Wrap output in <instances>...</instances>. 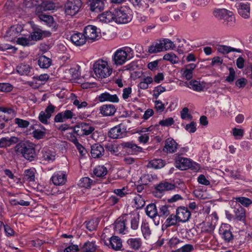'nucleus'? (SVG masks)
Here are the masks:
<instances>
[{
    "instance_id": "nucleus-1",
    "label": "nucleus",
    "mask_w": 252,
    "mask_h": 252,
    "mask_svg": "<svg viewBox=\"0 0 252 252\" xmlns=\"http://www.w3.org/2000/svg\"><path fill=\"white\" fill-rule=\"evenodd\" d=\"M17 155H21L26 159L32 161L36 157L34 145L29 142H23L18 143L14 148Z\"/></svg>"
},
{
    "instance_id": "nucleus-2",
    "label": "nucleus",
    "mask_w": 252,
    "mask_h": 252,
    "mask_svg": "<svg viewBox=\"0 0 252 252\" xmlns=\"http://www.w3.org/2000/svg\"><path fill=\"white\" fill-rule=\"evenodd\" d=\"M94 71L99 78L103 79L109 77L112 73V69L108 62L103 59L96 61L93 65Z\"/></svg>"
},
{
    "instance_id": "nucleus-3",
    "label": "nucleus",
    "mask_w": 252,
    "mask_h": 252,
    "mask_svg": "<svg viewBox=\"0 0 252 252\" xmlns=\"http://www.w3.org/2000/svg\"><path fill=\"white\" fill-rule=\"evenodd\" d=\"M131 50V48L127 47L116 50L112 58L113 64L116 66H120L125 63L129 59L128 53Z\"/></svg>"
},
{
    "instance_id": "nucleus-4",
    "label": "nucleus",
    "mask_w": 252,
    "mask_h": 252,
    "mask_svg": "<svg viewBox=\"0 0 252 252\" xmlns=\"http://www.w3.org/2000/svg\"><path fill=\"white\" fill-rule=\"evenodd\" d=\"M130 8L125 6L115 10V22L120 24L127 23L132 19Z\"/></svg>"
},
{
    "instance_id": "nucleus-5",
    "label": "nucleus",
    "mask_w": 252,
    "mask_h": 252,
    "mask_svg": "<svg viewBox=\"0 0 252 252\" xmlns=\"http://www.w3.org/2000/svg\"><path fill=\"white\" fill-rule=\"evenodd\" d=\"M83 5L81 0H68L64 4L66 15L72 16L77 14Z\"/></svg>"
},
{
    "instance_id": "nucleus-6",
    "label": "nucleus",
    "mask_w": 252,
    "mask_h": 252,
    "mask_svg": "<svg viewBox=\"0 0 252 252\" xmlns=\"http://www.w3.org/2000/svg\"><path fill=\"white\" fill-rule=\"evenodd\" d=\"M174 156L176 167L183 170L191 167L192 163L189 158H183L179 154H176Z\"/></svg>"
},
{
    "instance_id": "nucleus-7",
    "label": "nucleus",
    "mask_w": 252,
    "mask_h": 252,
    "mask_svg": "<svg viewBox=\"0 0 252 252\" xmlns=\"http://www.w3.org/2000/svg\"><path fill=\"white\" fill-rule=\"evenodd\" d=\"M55 107L54 105L50 104L46 108L44 111H41L38 116L40 122L43 124H48V120L51 117L55 111Z\"/></svg>"
},
{
    "instance_id": "nucleus-8",
    "label": "nucleus",
    "mask_w": 252,
    "mask_h": 252,
    "mask_svg": "<svg viewBox=\"0 0 252 252\" xmlns=\"http://www.w3.org/2000/svg\"><path fill=\"white\" fill-rule=\"evenodd\" d=\"M84 32L86 39L90 40H94L97 39L100 36L99 32H97V28L94 26H86L84 30Z\"/></svg>"
},
{
    "instance_id": "nucleus-9",
    "label": "nucleus",
    "mask_w": 252,
    "mask_h": 252,
    "mask_svg": "<svg viewBox=\"0 0 252 252\" xmlns=\"http://www.w3.org/2000/svg\"><path fill=\"white\" fill-rule=\"evenodd\" d=\"M176 217L180 222H186L191 216L190 211L185 207H179L176 209Z\"/></svg>"
},
{
    "instance_id": "nucleus-10",
    "label": "nucleus",
    "mask_w": 252,
    "mask_h": 252,
    "mask_svg": "<svg viewBox=\"0 0 252 252\" xmlns=\"http://www.w3.org/2000/svg\"><path fill=\"white\" fill-rule=\"evenodd\" d=\"M229 226L226 224L221 225L219 229V233L221 236V238L224 241L228 243L233 239V235L230 231Z\"/></svg>"
},
{
    "instance_id": "nucleus-11",
    "label": "nucleus",
    "mask_w": 252,
    "mask_h": 252,
    "mask_svg": "<svg viewBox=\"0 0 252 252\" xmlns=\"http://www.w3.org/2000/svg\"><path fill=\"white\" fill-rule=\"evenodd\" d=\"M127 215L125 214L118 218L115 222L114 229L119 233H123L126 229V222Z\"/></svg>"
},
{
    "instance_id": "nucleus-12",
    "label": "nucleus",
    "mask_w": 252,
    "mask_h": 252,
    "mask_svg": "<svg viewBox=\"0 0 252 252\" xmlns=\"http://www.w3.org/2000/svg\"><path fill=\"white\" fill-rule=\"evenodd\" d=\"M56 7L54 2L50 0L42 1L40 4L35 8V13H42L43 11L53 10Z\"/></svg>"
},
{
    "instance_id": "nucleus-13",
    "label": "nucleus",
    "mask_w": 252,
    "mask_h": 252,
    "mask_svg": "<svg viewBox=\"0 0 252 252\" xmlns=\"http://www.w3.org/2000/svg\"><path fill=\"white\" fill-rule=\"evenodd\" d=\"M75 115L69 110H66L63 112L58 113L55 117L54 121L57 123H63L66 120L70 119Z\"/></svg>"
},
{
    "instance_id": "nucleus-14",
    "label": "nucleus",
    "mask_w": 252,
    "mask_h": 252,
    "mask_svg": "<svg viewBox=\"0 0 252 252\" xmlns=\"http://www.w3.org/2000/svg\"><path fill=\"white\" fill-rule=\"evenodd\" d=\"M121 125L116 126L109 130L108 132V136L113 139L122 138L126 133L125 130L122 129L121 127Z\"/></svg>"
},
{
    "instance_id": "nucleus-15",
    "label": "nucleus",
    "mask_w": 252,
    "mask_h": 252,
    "mask_svg": "<svg viewBox=\"0 0 252 252\" xmlns=\"http://www.w3.org/2000/svg\"><path fill=\"white\" fill-rule=\"evenodd\" d=\"M99 113L103 116H112L116 112V108L113 104H104L99 107Z\"/></svg>"
},
{
    "instance_id": "nucleus-16",
    "label": "nucleus",
    "mask_w": 252,
    "mask_h": 252,
    "mask_svg": "<svg viewBox=\"0 0 252 252\" xmlns=\"http://www.w3.org/2000/svg\"><path fill=\"white\" fill-rule=\"evenodd\" d=\"M239 14L244 18L248 19L250 16V4L248 2H241L239 4Z\"/></svg>"
},
{
    "instance_id": "nucleus-17",
    "label": "nucleus",
    "mask_w": 252,
    "mask_h": 252,
    "mask_svg": "<svg viewBox=\"0 0 252 252\" xmlns=\"http://www.w3.org/2000/svg\"><path fill=\"white\" fill-rule=\"evenodd\" d=\"M54 185L60 186L64 184L66 181V175L64 172L55 173L52 177Z\"/></svg>"
},
{
    "instance_id": "nucleus-18",
    "label": "nucleus",
    "mask_w": 252,
    "mask_h": 252,
    "mask_svg": "<svg viewBox=\"0 0 252 252\" xmlns=\"http://www.w3.org/2000/svg\"><path fill=\"white\" fill-rule=\"evenodd\" d=\"M120 145L123 149L128 150L129 152L135 154L141 152L142 150V148L141 147L138 146L132 142H123L120 144Z\"/></svg>"
},
{
    "instance_id": "nucleus-19",
    "label": "nucleus",
    "mask_w": 252,
    "mask_h": 252,
    "mask_svg": "<svg viewBox=\"0 0 252 252\" xmlns=\"http://www.w3.org/2000/svg\"><path fill=\"white\" fill-rule=\"evenodd\" d=\"M178 144L172 138H167L165 141L163 151L166 153H173L176 151Z\"/></svg>"
},
{
    "instance_id": "nucleus-20",
    "label": "nucleus",
    "mask_w": 252,
    "mask_h": 252,
    "mask_svg": "<svg viewBox=\"0 0 252 252\" xmlns=\"http://www.w3.org/2000/svg\"><path fill=\"white\" fill-rule=\"evenodd\" d=\"M98 99L100 102L110 101L113 103H117L119 101L117 94H111L108 92L101 94L98 96Z\"/></svg>"
},
{
    "instance_id": "nucleus-21",
    "label": "nucleus",
    "mask_w": 252,
    "mask_h": 252,
    "mask_svg": "<svg viewBox=\"0 0 252 252\" xmlns=\"http://www.w3.org/2000/svg\"><path fill=\"white\" fill-rule=\"evenodd\" d=\"M86 38L82 33H76L70 37L71 41L76 46H82L86 42Z\"/></svg>"
},
{
    "instance_id": "nucleus-22",
    "label": "nucleus",
    "mask_w": 252,
    "mask_h": 252,
    "mask_svg": "<svg viewBox=\"0 0 252 252\" xmlns=\"http://www.w3.org/2000/svg\"><path fill=\"white\" fill-rule=\"evenodd\" d=\"M104 149L99 144H94L91 146V154L93 158H99L103 155Z\"/></svg>"
},
{
    "instance_id": "nucleus-23",
    "label": "nucleus",
    "mask_w": 252,
    "mask_h": 252,
    "mask_svg": "<svg viewBox=\"0 0 252 252\" xmlns=\"http://www.w3.org/2000/svg\"><path fill=\"white\" fill-rule=\"evenodd\" d=\"M175 187L174 184L163 181L156 186V189L157 193L159 192L161 193L166 191L174 189Z\"/></svg>"
},
{
    "instance_id": "nucleus-24",
    "label": "nucleus",
    "mask_w": 252,
    "mask_h": 252,
    "mask_svg": "<svg viewBox=\"0 0 252 252\" xmlns=\"http://www.w3.org/2000/svg\"><path fill=\"white\" fill-rule=\"evenodd\" d=\"M163 226L165 228H167L172 226H178L179 225V220L178 218L176 217V215H174L173 214H170L169 216L166 218Z\"/></svg>"
},
{
    "instance_id": "nucleus-25",
    "label": "nucleus",
    "mask_w": 252,
    "mask_h": 252,
    "mask_svg": "<svg viewBox=\"0 0 252 252\" xmlns=\"http://www.w3.org/2000/svg\"><path fill=\"white\" fill-rule=\"evenodd\" d=\"M185 86L197 92L203 91L205 87L200 82L193 80H191L189 82H186L185 83Z\"/></svg>"
},
{
    "instance_id": "nucleus-26",
    "label": "nucleus",
    "mask_w": 252,
    "mask_h": 252,
    "mask_svg": "<svg viewBox=\"0 0 252 252\" xmlns=\"http://www.w3.org/2000/svg\"><path fill=\"white\" fill-rule=\"evenodd\" d=\"M18 138L12 136L10 137H3L0 139V147L3 148L17 143Z\"/></svg>"
},
{
    "instance_id": "nucleus-27",
    "label": "nucleus",
    "mask_w": 252,
    "mask_h": 252,
    "mask_svg": "<svg viewBox=\"0 0 252 252\" xmlns=\"http://www.w3.org/2000/svg\"><path fill=\"white\" fill-rule=\"evenodd\" d=\"M90 5L92 11H100L104 7V3L102 0H90Z\"/></svg>"
},
{
    "instance_id": "nucleus-28",
    "label": "nucleus",
    "mask_w": 252,
    "mask_h": 252,
    "mask_svg": "<svg viewBox=\"0 0 252 252\" xmlns=\"http://www.w3.org/2000/svg\"><path fill=\"white\" fill-rule=\"evenodd\" d=\"M100 21L104 23H109L113 20L115 21V12L106 11L100 14L99 17Z\"/></svg>"
},
{
    "instance_id": "nucleus-29",
    "label": "nucleus",
    "mask_w": 252,
    "mask_h": 252,
    "mask_svg": "<svg viewBox=\"0 0 252 252\" xmlns=\"http://www.w3.org/2000/svg\"><path fill=\"white\" fill-rule=\"evenodd\" d=\"M109 243L112 249L116 251L120 250L122 247V240L118 236H112L111 237Z\"/></svg>"
},
{
    "instance_id": "nucleus-30",
    "label": "nucleus",
    "mask_w": 252,
    "mask_h": 252,
    "mask_svg": "<svg viewBox=\"0 0 252 252\" xmlns=\"http://www.w3.org/2000/svg\"><path fill=\"white\" fill-rule=\"evenodd\" d=\"M127 244L131 249L138 250L142 245V241L139 238H130L127 240Z\"/></svg>"
},
{
    "instance_id": "nucleus-31",
    "label": "nucleus",
    "mask_w": 252,
    "mask_h": 252,
    "mask_svg": "<svg viewBox=\"0 0 252 252\" xmlns=\"http://www.w3.org/2000/svg\"><path fill=\"white\" fill-rule=\"evenodd\" d=\"M234 212L235 213L234 217L237 220H241L245 218V209L239 204L236 205L234 208Z\"/></svg>"
},
{
    "instance_id": "nucleus-32",
    "label": "nucleus",
    "mask_w": 252,
    "mask_h": 252,
    "mask_svg": "<svg viewBox=\"0 0 252 252\" xmlns=\"http://www.w3.org/2000/svg\"><path fill=\"white\" fill-rule=\"evenodd\" d=\"M52 63V60L49 58L45 56H41L39 57L38 64L42 68H48L50 67Z\"/></svg>"
},
{
    "instance_id": "nucleus-33",
    "label": "nucleus",
    "mask_w": 252,
    "mask_h": 252,
    "mask_svg": "<svg viewBox=\"0 0 252 252\" xmlns=\"http://www.w3.org/2000/svg\"><path fill=\"white\" fill-rule=\"evenodd\" d=\"M171 214L169 207L167 205H161L158 207V216L162 219L167 218Z\"/></svg>"
},
{
    "instance_id": "nucleus-34",
    "label": "nucleus",
    "mask_w": 252,
    "mask_h": 252,
    "mask_svg": "<svg viewBox=\"0 0 252 252\" xmlns=\"http://www.w3.org/2000/svg\"><path fill=\"white\" fill-rule=\"evenodd\" d=\"M35 178V170L34 169H28L24 171L23 177L24 181L34 182Z\"/></svg>"
},
{
    "instance_id": "nucleus-35",
    "label": "nucleus",
    "mask_w": 252,
    "mask_h": 252,
    "mask_svg": "<svg viewBox=\"0 0 252 252\" xmlns=\"http://www.w3.org/2000/svg\"><path fill=\"white\" fill-rule=\"evenodd\" d=\"M96 249L95 242L87 241L84 244L81 248L83 252H94Z\"/></svg>"
},
{
    "instance_id": "nucleus-36",
    "label": "nucleus",
    "mask_w": 252,
    "mask_h": 252,
    "mask_svg": "<svg viewBox=\"0 0 252 252\" xmlns=\"http://www.w3.org/2000/svg\"><path fill=\"white\" fill-rule=\"evenodd\" d=\"M158 212L157 207L154 203L149 204L146 207V214L151 218L158 216Z\"/></svg>"
},
{
    "instance_id": "nucleus-37",
    "label": "nucleus",
    "mask_w": 252,
    "mask_h": 252,
    "mask_svg": "<svg viewBox=\"0 0 252 252\" xmlns=\"http://www.w3.org/2000/svg\"><path fill=\"white\" fill-rule=\"evenodd\" d=\"M217 50L219 52L222 54H226L231 52H240V49L222 45L218 46Z\"/></svg>"
},
{
    "instance_id": "nucleus-38",
    "label": "nucleus",
    "mask_w": 252,
    "mask_h": 252,
    "mask_svg": "<svg viewBox=\"0 0 252 252\" xmlns=\"http://www.w3.org/2000/svg\"><path fill=\"white\" fill-rule=\"evenodd\" d=\"M161 41L153 43L149 48L148 52L151 54L156 53L163 51Z\"/></svg>"
},
{
    "instance_id": "nucleus-39",
    "label": "nucleus",
    "mask_w": 252,
    "mask_h": 252,
    "mask_svg": "<svg viewBox=\"0 0 252 252\" xmlns=\"http://www.w3.org/2000/svg\"><path fill=\"white\" fill-rule=\"evenodd\" d=\"M147 166L148 167L159 169L164 166V162L161 159H154L149 161Z\"/></svg>"
},
{
    "instance_id": "nucleus-40",
    "label": "nucleus",
    "mask_w": 252,
    "mask_h": 252,
    "mask_svg": "<svg viewBox=\"0 0 252 252\" xmlns=\"http://www.w3.org/2000/svg\"><path fill=\"white\" fill-rule=\"evenodd\" d=\"M21 31V27L20 26H12L6 32L7 37H11L12 38L16 37L19 35V33Z\"/></svg>"
},
{
    "instance_id": "nucleus-41",
    "label": "nucleus",
    "mask_w": 252,
    "mask_h": 252,
    "mask_svg": "<svg viewBox=\"0 0 252 252\" xmlns=\"http://www.w3.org/2000/svg\"><path fill=\"white\" fill-rule=\"evenodd\" d=\"M153 82V79L150 76L144 77L142 80L138 84L139 88L145 90L148 88L149 84H151Z\"/></svg>"
},
{
    "instance_id": "nucleus-42",
    "label": "nucleus",
    "mask_w": 252,
    "mask_h": 252,
    "mask_svg": "<svg viewBox=\"0 0 252 252\" xmlns=\"http://www.w3.org/2000/svg\"><path fill=\"white\" fill-rule=\"evenodd\" d=\"M107 173V168L104 166H98L94 170V174L98 177H104Z\"/></svg>"
},
{
    "instance_id": "nucleus-43",
    "label": "nucleus",
    "mask_w": 252,
    "mask_h": 252,
    "mask_svg": "<svg viewBox=\"0 0 252 252\" xmlns=\"http://www.w3.org/2000/svg\"><path fill=\"white\" fill-rule=\"evenodd\" d=\"M36 14L38 15V18L40 20L44 22L48 25L51 26L53 24L54 20L52 16L48 15L43 14L42 13H36Z\"/></svg>"
},
{
    "instance_id": "nucleus-44",
    "label": "nucleus",
    "mask_w": 252,
    "mask_h": 252,
    "mask_svg": "<svg viewBox=\"0 0 252 252\" xmlns=\"http://www.w3.org/2000/svg\"><path fill=\"white\" fill-rule=\"evenodd\" d=\"M31 68L29 65L20 64L17 66V71L21 75H28L30 72Z\"/></svg>"
},
{
    "instance_id": "nucleus-45",
    "label": "nucleus",
    "mask_w": 252,
    "mask_h": 252,
    "mask_svg": "<svg viewBox=\"0 0 252 252\" xmlns=\"http://www.w3.org/2000/svg\"><path fill=\"white\" fill-rule=\"evenodd\" d=\"M42 158L48 162L53 161L55 159V155L53 152L47 150L43 153Z\"/></svg>"
},
{
    "instance_id": "nucleus-46",
    "label": "nucleus",
    "mask_w": 252,
    "mask_h": 252,
    "mask_svg": "<svg viewBox=\"0 0 252 252\" xmlns=\"http://www.w3.org/2000/svg\"><path fill=\"white\" fill-rule=\"evenodd\" d=\"M141 231L144 238L147 239L151 235V230L148 223L144 222L141 225Z\"/></svg>"
},
{
    "instance_id": "nucleus-47",
    "label": "nucleus",
    "mask_w": 252,
    "mask_h": 252,
    "mask_svg": "<svg viewBox=\"0 0 252 252\" xmlns=\"http://www.w3.org/2000/svg\"><path fill=\"white\" fill-rule=\"evenodd\" d=\"M42 0H24L25 5L28 8H32L38 6L40 4Z\"/></svg>"
},
{
    "instance_id": "nucleus-48",
    "label": "nucleus",
    "mask_w": 252,
    "mask_h": 252,
    "mask_svg": "<svg viewBox=\"0 0 252 252\" xmlns=\"http://www.w3.org/2000/svg\"><path fill=\"white\" fill-rule=\"evenodd\" d=\"M163 59L170 62L172 63H176L178 62V57L173 53L165 54Z\"/></svg>"
},
{
    "instance_id": "nucleus-49",
    "label": "nucleus",
    "mask_w": 252,
    "mask_h": 252,
    "mask_svg": "<svg viewBox=\"0 0 252 252\" xmlns=\"http://www.w3.org/2000/svg\"><path fill=\"white\" fill-rule=\"evenodd\" d=\"M86 227L89 231H92L95 230L98 226V221L97 220H92L86 222Z\"/></svg>"
},
{
    "instance_id": "nucleus-50",
    "label": "nucleus",
    "mask_w": 252,
    "mask_h": 252,
    "mask_svg": "<svg viewBox=\"0 0 252 252\" xmlns=\"http://www.w3.org/2000/svg\"><path fill=\"white\" fill-rule=\"evenodd\" d=\"M161 41L163 45V49L165 50L172 49L175 47L173 42L168 39H164Z\"/></svg>"
},
{
    "instance_id": "nucleus-51",
    "label": "nucleus",
    "mask_w": 252,
    "mask_h": 252,
    "mask_svg": "<svg viewBox=\"0 0 252 252\" xmlns=\"http://www.w3.org/2000/svg\"><path fill=\"white\" fill-rule=\"evenodd\" d=\"M82 124V128L84 131V135H88L91 133L94 130V127L93 126H91L89 124H87L85 123H81Z\"/></svg>"
},
{
    "instance_id": "nucleus-52",
    "label": "nucleus",
    "mask_w": 252,
    "mask_h": 252,
    "mask_svg": "<svg viewBox=\"0 0 252 252\" xmlns=\"http://www.w3.org/2000/svg\"><path fill=\"white\" fill-rule=\"evenodd\" d=\"M31 41L32 40L31 38H30L29 35L28 38L24 37L18 38L16 42L17 44L25 46L32 44Z\"/></svg>"
},
{
    "instance_id": "nucleus-53",
    "label": "nucleus",
    "mask_w": 252,
    "mask_h": 252,
    "mask_svg": "<svg viewBox=\"0 0 252 252\" xmlns=\"http://www.w3.org/2000/svg\"><path fill=\"white\" fill-rule=\"evenodd\" d=\"M224 16L222 20L226 22V24H231L234 22L235 17L231 11H228Z\"/></svg>"
},
{
    "instance_id": "nucleus-54",
    "label": "nucleus",
    "mask_w": 252,
    "mask_h": 252,
    "mask_svg": "<svg viewBox=\"0 0 252 252\" xmlns=\"http://www.w3.org/2000/svg\"><path fill=\"white\" fill-rule=\"evenodd\" d=\"M14 122L15 124H16L19 127L22 128H26L30 125V122L29 121L18 118L15 119Z\"/></svg>"
},
{
    "instance_id": "nucleus-55",
    "label": "nucleus",
    "mask_w": 252,
    "mask_h": 252,
    "mask_svg": "<svg viewBox=\"0 0 252 252\" xmlns=\"http://www.w3.org/2000/svg\"><path fill=\"white\" fill-rule=\"evenodd\" d=\"M235 199L237 202L240 203L242 205L245 207H248L252 203V201L248 198L240 197H236Z\"/></svg>"
},
{
    "instance_id": "nucleus-56",
    "label": "nucleus",
    "mask_w": 252,
    "mask_h": 252,
    "mask_svg": "<svg viewBox=\"0 0 252 252\" xmlns=\"http://www.w3.org/2000/svg\"><path fill=\"white\" fill-rule=\"evenodd\" d=\"M92 181L88 177L82 178L80 180L79 186L82 188H88L90 187Z\"/></svg>"
},
{
    "instance_id": "nucleus-57",
    "label": "nucleus",
    "mask_w": 252,
    "mask_h": 252,
    "mask_svg": "<svg viewBox=\"0 0 252 252\" xmlns=\"http://www.w3.org/2000/svg\"><path fill=\"white\" fill-rule=\"evenodd\" d=\"M131 218V228L132 229L136 230L138 228L139 226V215H136L130 216Z\"/></svg>"
},
{
    "instance_id": "nucleus-58",
    "label": "nucleus",
    "mask_w": 252,
    "mask_h": 252,
    "mask_svg": "<svg viewBox=\"0 0 252 252\" xmlns=\"http://www.w3.org/2000/svg\"><path fill=\"white\" fill-rule=\"evenodd\" d=\"M228 11L225 9H220L215 10L214 16L219 19L222 20Z\"/></svg>"
},
{
    "instance_id": "nucleus-59",
    "label": "nucleus",
    "mask_w": 252,
    "mask_h": 252,
    "mask_svg": "<svg viewBox=\"0 0 252 252\" xmlns=\"http://www.w3.org/2000/svg\"><path fill=\"white\" fill-rule=\"evenodd\" d=\"M166 91V89L165 87H163L161 86H158L154 88L153 92V97L157 99L159 95L163 92H164Z\"/></svg>"
},
{
    "instance_id": "nucleus-60",
    "label": "nucleus",
    "mask_w": 252,
    "mask_h": 252,
    "mask_svg": "<svg viewBox=\"0 0 252 252\" xmlns=\"http://www.w3.org/2000/svg\"><path fill=\"white\" fill-rule=\"evenodd\" d=\"M189 109L187 107H184L181 111V117L182 119H188L191 120L192 118V116L189 113Z\"/></svg>"
},
{
    "instance_id": "nucleus-61",
    "label": "nucleus",
    "mask_w": 252,
    "mask_h": 252,
    "mask_svg": "<svg viewBox=\"0 0 252 252\" xmlns=\"http://www.w3.org/2000/svg\"><path fill=\"white\" fill-rule=\"evenodd\" d=\"M174 121L172 118H168L159 122V125L163 126H169L173 125Z\"/></svg>"
},
{
    "instance_id": "nucleus-62",
    "label": "nucleus",
    "mask_w": 252,
    "mask_h": 252,
    "mask_svg": "<svg viewBox=\"0 0 252 252\" xmlns=\"http://www.w3.org/2000/svg\"><path fill=\"white\" fill-rule=\"evenodd\" d=\"M13 86L9 83H0V91L3 92H9L12 91Z\"/></svg>"
},
{
    "instance_id": "nucleus-63",
    "label": "nucleus",
    "mask_w": 252,
    "mask_h": 252,
    "mask_svg": "<svg viewBox=\"0 0 252 252\" xmlns=\"http://www.w3.org/2000/svg\"><path fill=\"white\" fill-rule=\"evenodd\" d=\"M134 200L137 205V208H140L145 205V201L140 195H138L135 196Z\"/></svg>"
},
{
    "instance_id": "nucleus-64",
    "label": "nucleus",
    "mask_w": 252,
    "mask_h": 252,
    "mask_svg": "<svg viewBox=\"0 0 252 252\" xmlns=\"http://www.w3.org/2000/svg\"><path fill=\"white\" fill-rule=\"evenodd\" d=\"M33 137L36 139H40L45 136V132L43 131L35 129L32 132Z\"/></svg>"
}]
</instances>
